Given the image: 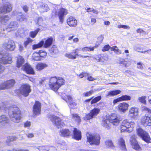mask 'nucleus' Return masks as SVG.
I'll use <instances>...</instances> for the list:
<instances>
[{
	"mask_svg": "<svg viewBox=\"0 0 151 151\" xmlns=\"http://www.w3.org/2000/svg\"><path fill=\"white\" fill-rule=\"evenodd\" d=\"M109 120H108L106 119H104L102 121V126L105 128L107 129H109L110 128L109 124Z\"/></svg>",
	"mask_w": 151,
	"mask_h": 151,
	"instance_id": "72a5a7b5",
	"label": "nucleus"
},
{
	"mask_svg": "<svg viewBox=\"0 0 151 151\" xmlns=\"http://www.w3.org/2000/svg\"><path fill=\"white\" fill-rule=\"evenodd\" d=\"M6 89L5 82L0 85V90H4Z\"/></svg>",
	"mask_w": 151,
	"mask_h": 151,
	"instance_id": "0e129e2a",
	"label": "nucleus"
},
{
	"mask_svg": "<svg viewBox=\"0 0 151 151\" xmlns=\"http://www.w3.org/2000/svg\"><path fill=\"white\" fill-rule=\"evenodd\" d=\"M121 93V91L119 90H113L108 92L107 96H116Z\"/></svg>",
	"mask_w": 151,
	"mask_h": 151,
	"instance_id": "c756f323",
	"label": "nucleus"
},
{
	"mask_svg": "<svg viewBox=\"0 0 151 151\" xmlns=\"http://www.w3.org/2000/svg\"><path fill=\"white\" fill-rule=\"evenodd\" d=\"M98 47V46H95L94 47H86L82 48V50L83 52L93 51L95 48Z\"/></svg>",
	"mask_w": 151,
	"mask_h": 151,
	"instance_id": "4c0bfd02",
	"label": "nucleus"
},
{
	"mask_svg": "<svg viewBox=\"0 0 151 151\" xmlns=\"http://www.w3.org/2000/svg\"><path fill=\"white\" fill-rule=\"evenodd\" d=\"M111 51H114V52L117 55H119L122 53V51L116 46H113L111 47Z\"/></svg>",
	"mask_w": 151,
	"mask_h": 151,
	"instance_id": "ea45409f",
	"label": "nucleus"
},
{
	"mask_svg": "<svg viewBox=\"0 0 151 151\" xmlns=\"http://www.w3.org/2000/svg\"><path fill=\"white\" fill-rule=\"evenodd\" d=\"M12 57L11 55L6 52H0V62L4 65L10 64L12 63Z\"/></svg>",
	"mask_w": 151,
	"mask_h": 151,
	"instance_id": "423d86ee",
	"label": "nucleus"
},
{
	"mask_svg": "<svg viewBox=\"0 0 151 151\" xmlns=\"http://www.w3.org/2000/svg\"><path fill=\"white\" fill-rule=\"evenodd\" d=\"M9 17L6 15L0 17V23L4 24L7 22L9 19Z\"/></svg>",
	"mask_w": 151,
	"mask_h": 151,
	"instance_id": "473e14b6",
	"label": "nucleus"
},
{
	"mask_svg": "<svg viewBox=\"0 0 151 151\" xmlns=\"http://www.w3.org/2000/svg\"><path fill=\"white\" fill-rule=\"evenodd\" d=\"M27 18L26 15L19 13L18 14L17 19V20L20 22H26L27 21Z\"/></svg>",
	"mask_w": 151,
	"mask_h": 151,
	"instance_id": "cd10ccee",
	"label": "nucleus"
},
{
	"mask_svg": "<svg viewBox=\"0 0 151 151\" xmlns=\"http://www.w3.org/2000/svg\"><path fill=\"white\" fill-rule=\"evenodd\" d=\"M24 62V59L21 56H19L17 58V66L18 68H19L22 66V64Z\"/></svg>",
	"mask_w": 151,
	"mask_h": 151,
	"instance_id": "7c9ffc66",
	"label": "nucleus"
},
{
	"mask_svg": "<svg viewBox=\"0 0 151 151\" xmlns=\"http://www.w3.org/2000/svg\"><path fill=\"white\" fill-rule=\"evenodd\" d=\"M95 59L98 61L104 62L107 61L108 59V56L107 55H99L96 56Z\"/></svg>",
	"mask_w": 151,
	"mask_h": 151,
	"instance_id": "a878e982",
	"label": "nucleus"
},
{
	"mask_svg": "<svg viewBox=\"0 0 151 151\" xmlns=\"http://www.w3.org/2000/svg\"><path fill=\"white\" fill-rule=\"evenodd\" d=\"M72 118L75 120L77 122L79 123L81 122V119L80 117L77 114H71Z\"/></svg>",
	"mask_w": 151,
	"mask_h": 151,
	"instance_id": "79ce46f5",
	"label": "nucleus"
},
{
	"mask_svg": "<svg viewBox=\"0 0 151 151\" xmlns=\"http://www.w3.org/2000/svg\"><path fill=\"white\" fill-rule=\"evenodd\" d=\"M137 68L139 69H142L143 68V64L141 62L138 63H137Z\"/></svg>",
	"mask_w": 151,
	"mask_h": 151,
	"instance_id": "774afa93",
	"label": "nucleus"
},
{
	"mask_svg": "<svg viewBox=\"0 0 151 151\" xmlns=\"http://www.w3.org/2000/svg\"><path fill=\"white\" fill-rule=\"evenodd\" d=\"M12 9V4L9 2H6L0 7V12L3 14L9 13Z\"/></svg>",
	"mask_w": 151,
	"mask_h": 151,
	"instance_id": "9d476101",
	"label": "nucleus"
},
{
	"mask_svg": "<svg viewBox=\"0 0 151 151\" xmlns=\"http://www.w3.org/2000/svg\"><path fill=\"white\" fill-rule=\"evenodd\" d=\"M9 114L12 121L14 122L18 123L20 122L21 119V111L17 106H14L10 108Z\"/></svg>",
	"mask_w": 151,
	"mask_h": 151,
	"instance_id": "f257e3e1",
	"label": "nucleus"
},
{
	"mask_svg": "<svg viewBox=\"0 0 151 151\" xmlns=\"http://www.w3.org/2000/svg\"><path fill=\"white\" fill-rule=\"evenodd\" d=\"M101 99V96H99L93 99L91 102V104H93L99 101Z\"/></svg>",
	"mask_w": 151,
	"mask_h": 151,
	"instance_id": "603ef678",
	"label": "nucleus"
},
{
	"mask_svg": "<svg viewBox=\"0 0 151 151\" xmlns=\"http://www.w3.org/2000/svg\"><path fill=\"white\" fill-rule=\"evenodd\" d=\"M45 80L46 78H45L43 77L40 80L38 84V85L40 86H42L43 85Z\"/></svg>",
	"mask_w": 151,
	"mask_h": 151,
	"instance_id": "13d9d810",
	"label": "nucleus"
},
{
	"mask_svg": "<svg viewBox=\"0 0 151 151\" xmlns=\"http://www.w3.org/2000/svg\"><path fill=\"white\" fill-rule=\"evenodd\" d=\"M58 13V16L60 22L61 23H63V17L64 16L68 14V10L65 9L61 8L60 9Z\"/></svg>",
	"mask_w": 151,
	"mask_h": 151,
	"instance_id": "412c9836",
	"label": "nucleus"
},
{
	"mask_svg": "<svg viewBox=\"0 0 151 151\" xmlns=\"http://www.w3.org/2000/svg\"><path fill=\"white\" fill-rule=\"evenodd\" d=\"M142 110L143 111H146L147 112L149 113H151V109H149L147 107L145 106H143L142 107Z\"/></svg>",
	"mask_w": 151,
	"mask_h": 151,
	"instance_id": "680f3d73",
	"label": "nucleus"
},
{
	"mask_svg": "<svg viewBox=\"0 0 151 151\" xmlns=\"http://www.w3.org/2000/svg\"><path fill=\"white\" fill-rule=\"evenodd\" d=\"M129 106L128 104L126 102H124L119 104L118 106V109L119 111L124 112L128 109Z\"/></svg>",
	"mask_w": 151,
	"mask_h": 151,
	"instance_id": "aec40b11",
	"label": "nucleus"
},
{
	"mask_svg": "<svg viewBox=\"0 0 151 151\" xmlns=\"http://www.w3.org/2000/svg\"><path fill=\"white\" fill-rule=\"evenodd\" d=\"M109 122L114 125L118 124L119 122V119L116 114H113L110 115L109 117Z\"/></svg>",
	"mask_w": 151,
	"mask_h": 151,
	"instance_id": "dca6fc26",
	"label": "nucleus"
},
{
	"mask_svg": "<svg viewBox=\"0 0 151 151\" xmlns=\"http://www.w3.org/2000/svg\"><path fill=\"white\" fill-rule=\"evenodd\" d=\"M8 116L5 115L0 116V128L4 127L9 122Z\"/></svg>",
	"mask_w": 151,
	"mask_h": 151,
	"instance_id": "f3484780",
	"label": "nucleus"
},
{
	"mask_svg": "<svg viewBox=\"0 0 151 151\" xmlns=\"http://www.w3.org/2000/svg\"><path fill=\"white\" fill-rule=\"evenodd\" d=\"M135 50L138 52H139L141 53H145L146 52H147V54H151V49H149L147 50H145L143 51V49L140 47H137L135 49Z\"/></svg>",
	"mask_w": 151,
	"mask_h": 151,
	"instance_id": "37998d69",
	"label": "nucleus"
},
{
	"mask_svg": "<svg viewBox=\"0 0 151 151\" xmlns=\"http://www.w3.org/2000/svg\"><path fill=\"white\" fill-rule=\"evenodd\" d=\"M53 41V38L52 37L48 38L44 44V47L47 48L50 46L52 44Z\"/></svg>",
	"mask_w": 151,
	"mask_h": 151,
	"instance_id": "f704fd0d",
	"label": "nucleus"
},
{
	"mask_svg": "<svg viewBox=\"0 0 151 151\" xmlns=\"http://www.w3.org/2000/svg\"><path fill=\"white\" fill-rule=\"evenodd\" d=\"M62 99L69 104V107L70 108H74L76 106V103L73 101L72 98L70 95H66L64 97L63 96Z\"/></svg>",
	"mask_w": 151,
	"mask_h": 151,
	"instance_id": "4468645a",
	"label": "nucleus"
},
{
	"mask_svg": "<svg viewBox=\"0 0 151 151\" xmlns=\"http://www.w3.org/2000/svg\"><path fill=\"white\" fill-rule=\"evenodd\" d=\"M146 98V96H143L141 97H139L138 98V100L142 104H145L146 103V101L145 100Z\"/></svg>",
	"mask_w": 151,
	"mask_h": 151,
	"instance_id": "864d4df0",
	"label": "nucleus"
},
{
	"mask_svg": "<svg viewBox=\"0 0 151 151\" xmlns=\"http://www.w3.org/2000/svg\"><path fill=\"white\" fill-rule=\"evenodd\" d=\"M33 40L30 38H28L27 40L24 42V46L26 47L30 43L32 42Z\"/></svg>",
	"mask_w": 151,
	"mask_h": 151,
	"instance_id": "e2e57ef3",
	"label": "nucleus"
},
{
	"mask_svg": "<svg viewBox=\"0 0 151 151\" xmlns=\"http://www.w3.org/2000/svg\"><path fill=\"white\" fill-rule=\"evenodd\" d=\"M121 101L130 100L131 97L127 95H123L120 97Z\"/></svg>",
	"mask_w": 151,
	"mask_h": 151,
	"instance_id": "49530a36",
	"label": "nucleus"
},
{
	"mask_svg": "<svg viewBox=\"0 0 151 151\" xmlns=\"http://www.w3.org/2000/svg\"><path fill=\"white\" fill-rule=\"evenodd\" d=\"M32 59L35 61L41 60V59L38 52H35L32 55Z\"/></svg>",
	"mask_w": 151,
	"mask_h": 151,
	"instance_id": "a19ab883",
	"label": "nucleus"
},
{
	"mask_svg": "<svg viewBox=\"0 0 151 151\" xmlns=\"http://www.w3.org/2000/svg\"><path fill=\"white\" fill-rule=\"evenodd\" d=\"M50 52L54 54H57L58 52L57 48L55 46H53L50 50Z\"/></svg>",
	"mask_w": 151,
	"mask_h": 151,
	"instance_id": "6e6d98bb",
	"label": "nucleus"
},
{
	"mask_svg": "<svg viewBox=\"0 0 151 151\" xmlns=\"http://www.w3.org/2000/svg\"><path fill=\"white\" fill-rule=\"evenodd\" d=\"M135 125L134 122H130L128 120L125 119L122 122L120 129L122 132L126 131L127 132H130L133 130Z\"/></svg>",
	"mask_w": 151,
	"mask_h": 151,
	"instance_id": "7ed1b4c3",
	"label": "nucleus"
},
{
	"mask_svg": "<svg viewBox=\"0 0 151 151\" xmlns=\"http://www.w3.org/2000/svg\"><path fill=\"white\" fill-rule=\"evenodd\" d=\"M73 137L74 138L78 140H80L81 138V132L76 128H74L73 131Z\"/></svg>",
	"mask_w": 151,
	"mask_h": 151,
	"instance_id": "bb28decb",
	"label": "nucleus"
},
{
	"mask_svg": "<svg viewBox=\"0 0 151 151\" xmlns=\"http://www.w3.org/2000/svg\"><path fill=\"white\" fill-rule=\"evenodd\" d=\"M47 67H48V65L46 63H39L36 65L35 68L37 70L41 71Z\"/></svg>",
	"mask_w": 151,
	"mask_h": 151,
	"instance_id": "c85d7f7f",
	"label": "nucleus"
},
{
	"mask_svg": "<svg viewBox=\"0 0 151 151\" xmlns=\"http://www.w3.org/2000/svg\"><path fill=\"white\" fill-rule=\"evenodd\" d=\"M5 68V67L0 63V74L4 72Z\"/></svg>",
	"mask_w": 151,
	"mask_h": 151,
	"instance_id": "338daca9",
	"label": "nucleus"
},
{
	"mask_svg": "<svg viewBox=\"0 0 151 151\" xmlns=\"http://www.w3.org/2000/svg\"><path fill=\"white\" fill-rule=\"evenodd\" d=\"M137 133L138 136L147 143H151V139L148 133L141 128L137 129Z\"/></svg>",
	"mask_w": 151,
	"mask_h": 151,
	"instance_id": "20e7f679",
	"label": "nucleus"
},
{
	"mask_svg": "<svg viewBox=\"0 0 151 151\" xmlns=\"http://www.w3.org/2000/svg\"><path fill=\"white\" fill-rule=\"evenodd\" d=\"M3 47L6 51H14L16 45L13 41L7 40L3 44Z\"/></svg>",
	"mask_w": 151,
	"mask_h": 151,
	"instance_id": "0eeeda50",
	"label": "nucleus"
},
{
	"mask_svg": "<svg viewBox=\"0 0 151 151\" xmlns=\"http://www.w3.org/2000/svg\"><path fill=\"white\" fill-rule=\"evenodd\" d=\"M88 73L82 72L79 75V76L81 78H82L83 77L88 76Z\"/></svg>",
	"mask_w": 151,
	"mask_h": 151,
	"instance_id": "69168bd1",
	"label": "nucleus"
},
{
	"mask_svg": "<svg viewBox=\"0 0 151 151\" xmlns=\"http://www.w3.org/2000/svg\"><path fill=\"white\" fill-rule=\"evenodd\" d=\"M37 5L38 9L41 13L47 12L50 10L48 5L42 2H38Z\"/></svg>",
	"mask_w": 151,
	"mask_h": 151,
	"instance_id": "f8f14e48",
	"label": "nucleus"
},
{
	"mask_svg": "<svg viewBox=\"0 0 151 151\" xmlns=\"http://www.w3.org/2000/svg\"><path fill=\"white\" fill-rule=\"evenodd\" d=\"M17 138L15 136H9L8 137L6 141L7 145H9V143L10 142L15 140Z\"/></svg>",
	"mask_w": 151,
	"mask_h": 151,
	"instance_id": "c03bdc74",
	"label": "nucleus"
},
{
	"mask_svg": "<svg viewBox=\"0 0 151 151\" xmlns=\"http://www.w3.org/2000/svg\"><path fill=\"white\" fill-rule=\"evenodd\" d=\"M49 118L53 123L58 128L63 126L65 125L64 123L61 122V119L59 117L53 115H50L49 116Z\"/></svg>",
	"mask_w": 151,
	"mask_h": 151,
	"instance_id": "1a4fd4ad",
	"label": "nucleus"
},
{
	"mask_svg": "<svg viewBox=\"0 0 151 151\" xmlns=\"http://www.w3.org/2000/svg\"><path fill=\"white\" fill-rule=\"evenodd\" d=\"M44 42V41L42 40L38 44L34 45L32 46V49L35 50L41 47L43 45Z\"/></svg>",
	"mask_w": 151,
	"mask_h": 151,
	"instance_id": "58836bf2",
	"label": "nucleus"
},
{
	"mask_svg": "<svg viewBox=\"0 0 151 151\" xmlns=\"http://www.w3.org/2000/svg\"><path fill=\"white\" fill-rule=\"evenodd\" d=\"M104 38L103 35H100L97 38V42L99 44L101 43L102 41Z\"/></svg>",
	"mask_w": 151,
	"mask_h": 151,
	"instance_id": "bf43d9fd",
	"label": "nucleus"
},
{
	"mask_svg": "<svg viewBox=\"0 0 151 151\" xmlns=\"http://www.w3.org/2000/svg\"><path fill=\"white\" fill-rule=\"evenodd\" d=\"M22 69L25 71L28 74H34L35 72L33 68L29 64L26 63L22 66Z\"/></svg>",
	"mask_w": 151,
	"mask_h": 151,
	"instance_id": "a211bd4d",
	"label": "nucleus"
},
{
	"mask_svg": "<svg viewBox=\"0 0 151 151\" xmlns=\"http://www.w3.org/2000/svg\"><path fill=\"white\" fill-rule=\"evenodd\" d=\"M34 114L35 115H39L40 114L41 104L38 101H36L34 105L33 108Z\"/></svg>",
	"mask_w": 151,
	"mask_h": 151,
	"instance_id": "6ab92c4d",
	"label": "nucleus"
},
{
	"mask_svg": "<svg viewBox=\"0 0 151 151\" xmlns=\"http://www.w3.org/2000/svg\"><path fill=\"white\" fill-rule=\"evenodd\" d=\"M18 26V24L16 21H12L9 25V28H11L12 29L11 30H13L14 29L17 27Z\"/></svg>",
	"mask_w": 151,
	"mask_h": 151,
	"instance_id": "e433bc0d",
	"label": "nucleus"
},
{
	"mask_svg": "<svg viewBox=\"0 0 151 151\" xmlns=\"http://www.w3.org/2000/svg\"><path fill=\"white\" fill-rule=\"evenodd\" d=\"M93 92V91L91 90L87 92H84L82 94V95L83 96H89L91 95Z\"/></svg>",
	"mask_w": 151,
	"mask_h": 151,
	"instance_id": "4d7b16f0",
	"label": "nucleus"
},
{
	"mask_svg": "<svg viewBox=\"0 0 151 151\" xmlns=\"http://www.w3.org/2000/svg\"><path fill=\"white\" fill-rule=\"evenodd\" d=\"M79 50L78 48L76 49L73 50V52H68L65 54V56L67 58L72 59H75L76 58V55L78 54V52Z\"/></svg>",
	"mask_w": 151,
	"mask_h": 151,
	"instance_id": "4be33fe9",
	"label": "nucleus"
},
{
	"mask_svg": "<svg viewBox=\"0 0 151 151\" xmlns=\"http://www.w3.org/2000/svg\"><path fill=\"white\" fill-rule=\"evenodd\" d=\"M39 30L40 29L38 28L35 30V31L30 32L29 34L30 36L32 38H35Z\"/></svg>",
	"mask_w": 151,
	"mask_h": 151,
	"instance_id": "09e8293b",
	"label": "nucleus"
},
{
	"mask_svg": "<svg viewBox=\"0 0 151 151\" xmlns=\"http://www.w3.org/2000/svg\"><path fill=\"white\" fill-rule=\"evenodd\" d=\"M87 141L91 144L99 145L100 143V137L98 134H92L89 133L86 134Z\"/></svg>",
	"mask_w": 151,
	"mask_h": 151,
	"instance_id": "39448f33",
	"label": "nucleus"
},
{
	"mask_svg": "<svg viewBox=\"0 0 151 151\" xmlns=\"http://www.w3.org/2000/svg\"><path fill=\"white\" fill-rule=\"evenodd\" d=\"M100 111V109L96 108H94L91 110L88 114L86 115L84 117V119L86 120H88L95 117L99 113Z\"/></svg>",
	"mask_w": 151,
	"mask_h": 151,
	"instance_id": "9b49d317",
	"label": "nucleus"
},
{
	"mask_svg": "<svg viewBox=\"0 0 151 151\" xmlns=\"http://www.w3.org/2000/svg\"><path fill=\"white\" fill-rule=\"evenodd\" d=\"M6 87V89H8L12 87L15 83L14 80L12 79L5 82Z\"/></svg>",
	"mask_w": 151,
	"mask_h": 151,
	"instance_id": "c9c22d12",
	"label": "nucleus"
},
{
	"mask_svg": "<svg viewBox=\"0 0 151 151\" xmlns=\"http://www.w3.org/2000/svg\"><path fill=\"white\" fill-rule=\"evenodd\" d=\"M60 134L63 136L67 137L70 135V131L67 129H60Z\"/></svg>",
	"mask_w": 151,
	"mask_h": 151,
	"instance_id": "2f4dec72",
	"label": "nucleus"
},
{
	"mask_svg": "<svg viewBox=\"0 0 151 151\" xmlns=\"http://www.w3.org/2000/svg\"><path fill=\"white\" fill-rule=\"evenodd\" d=\"M35 21L36 24L40 25L42 23L43 19L41 17H39L36 19Z\"/></svg>",
	"mask_w": 151,
	"mask_h": 151,
	"instance_id": "5fc2aeb1",
	"label": "nucleus"
},
{
	"mask_svg": "<svg viewBox=\"0 0 151 151\" xmlns=\"http://www.w3.org/2000/svg\"><path fill=\"white\" fill-rule=\"evenodd\" d=\"M138 114V108L134 107L130 108L129 111V114L132 117H134L137 116Z\"/></svg>",
	"mask_w": 151,
	"mask_h": 151,
	"instance_id": "393cba45",
	"label": "nucleus"
},
{
	"mask_svg": "<svg viewBox=\"0 0 151 151\" xmlns=\"http://www.w3.org/2000/svg\"><path fill=\"white\" fill-rule=\"evenodd\" d=\"M134 137L135 135L132 136L131 137L130 140L132 148L137 151H140L142 150V148Z\"/></svg>",
	"mask_w": 151,
	"mask_h": 151,
	"instance_id": "ddd939ff",
	"label": "nucleus"
},
{
	"mask_svg": "<svg viewBox=\"0 0 151 151\" xmlns=\"http://www.w3.org/2000/svg\"><path fill=\"white\" fill-rule=\"evenodd\" d=\"M38 52L41 60L42 58H45L47 56V52L45 51H40Z\"/></svg>",
	"mask_w": 151,
	"mask_h": 151,
	"instance_id": "3c124183",
	"label": "nucleus"
},
{
	"mask_svg": "<svg viewBox=\"0 0 151 151\" xmlns=\"http://www.w3.org/2000/svg\"><path fill=\"white\" fill-rule=\"evenodd\" d=\"M30 88V86L28 84H23L19 89L20 93L24 96L27 97L31 92Z\"/></svg>",
	"mask_w": 151,
	"mask_h": 151,
	"instance_id": "6e6552de",
	"label": "nucleus"
},
{
	"mask_svg": "<svg viewBox=\"0 0 151 151\" xmlns=\"http://www.w3.org/2000/svg\"><path fill=\"white\" fill-rule=\"evenodd\" d=\"M142 124L145 127L151 126V117L145 115L142 116L141 120Z\"/></svg>",
	"mask_w": 151,
	"mask_h": 151,
	"instance_id": "2eb2a0df",
	"label": "nucleus"
},
{
	"mask_svg": "<svg viewBox=\"0 0 151 151\" xmlns=\"http://www.w3.org/2000/svg\"><path fill=\"white\" fill-rule=\"evenodd\" d=\"M105 145L107 148H112L114 147V145L111 140H108L105 142Z\"/></svg>",
	"mask_w": 151,
	"mask_h": 151,
	"instance_id": "a18cd8bd",
	"label": "nucleus"
},
{
	"mask_svg": "<svg viewBox=\"0 0 151 151\" xmlns=\"http://www.w3.org/2000/svg\"><path fill=\"white\" fill-rule=\"evenodd\" d=\"M49 146H40L37 147V148L40 151L42 150L43 151H49Z\"/></svg>",
	"mask_w": 151,
	"mask_h": 151,
	"instance_id": "de8ad7c7",
	"label": "nucleus"
},
{
	"mask_svg": "<svg viewBox=\"0 0 151 151\" xmlns=\"http://www.w3.org/2000/svg\"><path fill=\"white\" fill-rule=\"evenodd\" d=\"M119 145L122 151H127L125 142L124 139L122 137H120L118 139Z\"/></svg>",
	"mask_w": 151,
	"mask_h": 151,
	"instance_id": "b1692460",
	"label": "nucleus"
},
{
	"mask_svg": "<svg viewBox=\"0 0 151 151\" xmlns=\"http://www.w3.org/2000/svg\"><path fill=\"white\" fill-rule=\"evenodd\" d=\"M119 64L124 65L125 67H127L130 64V62L129 60L127 61L124 60H120Z\"/></svg>",
	"mask_w": 151,
	"mask_h": 151,
	"instance_id": "8fccbe9b",
	"label": "nucleus"
},
{
	"mask_svg": "<svg viewBox=\"0 0 151 151\" xmlns=\"http://www.w3.org/2000/svg\"><path fill=\"white\" fill-rule=\"evenodd\" d=\"M68 24L70 27H75L77 24V21L75 18L71 16L69 17L67 20Z\"/></svg>",
	"mask_w": 151,
	"mask_h": 151,
	"instance_id": "5701e85b",
	"label": "nucleus"
},
{
	"mask_svg": "<svg viewBox=\"0 0 151 151\" xmlns=\"http://www.w3.org/2000/svg\"><path fill=\"white\" fill-rule=\"evenodd\" d=\"M64 83L65 80L62 78L53 77L50 78L49 85L51 89L54 91H56Z\"/></svg>",
	"mask_w": 151,
	"mask_h": 151,
	"instance_id": "f03ea898",
	"label": "nucleus"
},
{
	"mask_svg": "<svg viewBox=\"0 0 151 151\" xmlns=\"http://www.w3.org/2000/svg\"><path fill=\"white\" fill-rule=\"evenodd\" d=\"M110 48V47L109 45H106L104 46L102 49L103 52H105L108 50Z\"/></svg>",
	"mask_w": 151,
	"mask_h": 151,
	"instance_id": "052dcab7",
	"label": "nucleus"
}]
</instances>
